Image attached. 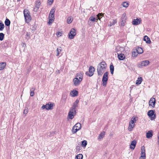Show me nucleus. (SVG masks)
I'll return each mask as SVG.
<instances>
[{
  "label": "nucleus",
  "mask_w": 159,
  "mask_h": 159,
  "mask_svg": "<svg viewBox=\"0 0 159 159\" xmlns=\"http://www.w3.org/2000/svg\"><path fill=\"white\" fill-rule=\"evenodd\" d=\"M107 65L105 61L100 62L97 66V70L98 74L99 76H102L106 70Z\"/></svg>",
  "instance_id": "obj_1"
},
{
  "label": "nucleus",
  "mask_w": 159,
  "mask_h": 159,
  "mask_svg": "<svg viewBox=\"0 0 159 159\" xmlns=\"http://www.w3.org/2000/svg\"><path fill=\"white\" fill-rule=\"evenodd\" d=\"M83 74L81 73H78L73 80L74 85L76 86L79 85L81 82Z\"/></svg>",
  "instance_id": "obj_2"
},
{
  "label": "nucleus",
  "mask_w": 159,
  "mask_h": 159,
  "mask_svg": "<svg viewBox=\"0 0 159 159\" xmlns=\"http://www.w3.org/2000/svg\"><path fill=\"white\" fill-rule=\"evenodd\" d=\"M138 119V117H133L131 118L129 123V125L128 127V129L129 131L132 130L134 127V123L136 122V120Z\"/></svg>",
  "instance_id": "obj_3"
},
{
  "label": "nucleus",
  "mask_w": 159,
  "mask_h": 159,
  "mask_svg": "<svg viewBox=\"0 0 159 159\" xmlns=\"http://www.w3.org/2000/svg\"><path fill=\"white\" fill-rule=\"evenodd\" d=\"M24 14L26 22H29L31 19V17L29 11L25 9L24 11Z\"/></svg>",
  "instance_id": "obj_4"
},
{
  "label": "nucleus",
  "mask_w": 159,
  "mask_h": 159,
  "mask_svg": "<svg viewBox=\"0 0 159 159\" xmlns=\"http://www.w3.org/2000/svg\"><path fill=\"white\" fill-rule=\"evenodd\" d=\"M103 14L102 13H99L98 15H97V18H95V17H93L91 16L89 18V20H90L93 22H94L95 21H97L98 19H99L100 20L101 19V18L100 17H102L103 16Z\"/></svg>",
  "instance_id": "obj_5"
},
{
  "label": "nucleus",
  "mask_w": 159,
  "mask_h": 159,
  "mask_svg": "<svg viewBox=\"0 0 159 159\" xmlns=\"http://www.w3.org/2000/svg\"><path fill=\"white\" fill-rule=\"evenodd\" d=\"M76 114L75 109L70 108L68 113V116L70 119H72Z\"/></svg>",
  "instance_id": "obj_6"
},
{
  "label": "nucleus",
  "mask_w": 159,
  "mask_h": 159,
  "mask_svg": "<svg viewBox=\"0 0 159 159\" xmlns=\"http://www.w3.org/2000/svg\"><path fill=\"white\" fill-rule=\"evenodd\" d=\"M94 70V67L92 66H90L89 68V71L86 72V74L89 76H91L93 75Z\"/></svg>",
  "instance_id": "obj_7"
},
{
  "label": "nucleus",
  "mask_w": 159,
  "mask_h": 159,
  "mask_svg": "<svg viewBox=\"0 0 159 159\" xmlns=\"http://www.w3.org/2000/svg\"><path fill=\"white\" fill-rule=\"evenodd\" d=\"M154 111L153 110L149 111L148 112V115L151 118L152 120H154L155 119L156 116L154 114Z\"/></svg>",
  "instance_id": "obj_8"
},
{
  "label": "nucleus",
  "mask_w": 159,
  "mask_h": 159,
  "mask_svg": "<svg viewBox=\"0 0 159 159\" xmlns=\"http://www.w3.org/2000/svg\"><path fill=\"white\" fill-rule=\"evenodd\" d=\"M149 61L148 60H144L141 62L140 64L138 65V67L139 68H142L143 66H146L148 65L149 64Z\"/></svg>",
  "instance_id": "obj_9"
},
{
  "label": "nucleus",
  "mask_w": 159,
  "mask_h": 159,
  "mask_svg": "<svg viewBox=\"0 0 159 159\" xmlns=\"http://www.w3.org/2000/svg\"><path fill=\"white\" fill-rule=\"evenodd\" d=\"M76 35V30L74 29H72L70 30L69 34V38L70 39L74 38Z\"/></svg>",
  "instance_id": "obj_10"
},
{
  "label": "nucleus",
  "mask_w": 159,
  "mask_h": 159,
  "mask_svg": "<svg viewBox=\"0 0 159 159\" xmlns=\"http://www.w3.org/2000/svg\"><path fill=\"white\" fill-rule=\"evenodd\" d=\"M126 15L125 13H124L121 17V25L122 26H124L125 25V23L126 21Z\"/></svg>",
  "instance_id": "obj_11"
},
{
  "label": "nucleus",
  "mask_w": 159,
  "mask_h": 159,
  "mask_svg": "<svg viewBox=\"0 0 159 159\" xmlns=\"http://www.w3.org/2000/svg\"><path fill=\"white\" fill-rule=\"evenodd\" d=\"M156 103V99L154 98H152L149 102V106H151L154 108L155 106Z\"/></svg>",
  "instance_id": "obj_12"
},
{
  "label": "nucleus",
  "mask_w": 159,
  "mask_h": 159,
  "mask_svg": "<svg viewBox=\"0 0 159 159\" xmlns=\"http://www.w3.org/2000/svg\"><path fill=\"white\" fill-rule=\"evenodd\" d=\"M140 158H146L145 150L144 146H143L141 147V156Z\"/></svg>",
  "instance_id": "obj_13"
},
{
  "label": "nucleus",
  "mask_w": 159,
  "mask_h": 159,
  "mask_svg": "<svg viewBox=\"0 0 159 159\" xmlns=\"http://www.w3.org/2000/svg\"><path fill=\"white\" fill-rule=\"evenodd\" d=\"M40 1L39 0H37L35 2V7L34 8L33 10L34 11H37L40 7Z\"/></svg>",
  "instance_id": "obj_14"
},
{
  "label": "nucleus",
  "mask_w": 159,
  "mask_h": 159,
  "mask_svg": "<svg viewBox=\"0 0 159 159\" xmlns=\"http://www.w3.org/2000/svg\"><path fill=\"white\" fill-rule=\"evenodd\" d=\"M141 22L140 19H134L133 20L132 23L134 25H137L140 24Z\"/></svg>",
  "instance_id": "obj_15"
},
{
  "label": "nucleus",
  "mask_w": 159,
  "mask_h": 159,
  "mask_svg": "<svg viewBox=\"0 0 159 159\" xmlns=\"http://www.w3.org/2000/svg\"><path fill=\"white\" fill-rule=\"evenodd\" d=\"M54 15H49V22H48V24L50 25L54 21Z\"/></svg>",
  "instance_id": "obj_16"
},
{
  "label": "nucleus",
  "mask_w": 159,
  "mask_h": 159,
  "mask_svg": "<svg viewBox=\"0 0 159 159\" xmlns=\"http://www.w3.org/2000/svg\"><path fill=\"white\" fill-rule=\"evenodd\" d=\"M136 144V140H134L131 142V144L130 145V148L131 149H134L135 147Z\"/></svg>",
  "instance_id": "obj_17"
},
{
  "label": "nucleus",
  "mask_w": 159,
  "mask_h": 159,
  "mask_svg": "<svg viewBox=\"0 0 159 159\" xmlns=\"http://www.w3.org/2000/svg\"><path fill=\"white\" fill-rule=\"evenodd\" d=\"M46 109L47 110H52L53 109V105L51 103H48L45 105Z\"/></svg>",
  "instance_id": "obj_18"
},
{
  "label": "nucleus",
  "mask_w": 159,
  "mask_h": 159,
  "mask_svg": "<svg viewBox=\"0 0 159 159\" xmlns=\"http://www.w3.org/2000/svg\"><path fill=\"white\" fill-rule=\"evenodd\" d=\"M118 57L120 60H122L124 59L125 58V56L123 54H121L120 52L117 53Z\"/></svg>",
  "instance_id": "obj_19"
},
{
  "label": "nucleus",
  "mask_w": 159,
  "mask_h": 159,
  "mask_svg": "<svg viewBox=\"0 0 159 159\" xmlns=\"http://www.w3.org/2000/svg\"><path fill=\"white\" fill-rule=\"evenodd\" d=\"M152 130H150L148 131L147 133H146V137L147 138H151L152 135Z\"/></svg>",
  "instance_id": "obj_20"
},
{
  "label": "nucleus",
  "mask_w": 159,
  "mask_h": 159,
  "mask_svg": "<svg viewBox=\"0 0 159 159\" xmlns=\"http://www.w3.org/2000/svg\"><path fill=\"white\" fill-rule=\"evenodd\" d=\"M79 100L76 99L75 102L73 103L72 107L71 108L75 109L78 106V104L79 103Z\"/></svg>",
  "instance_id": "obj_21"
},
{
  "label": "nucleus",
  "mask_w": 159,
  "mask_h": 159,
  "mask_svg": "<svg viewBox=\"0 0 159 159\" xmlns=\"http://www.w3.org/2000/svg\"><path fill=\"white\" fill-rule=\"evenodd\" d=\"M116 50L117 53L121 52L122 51L124 50V48L123 47H120V46H117L116 47Z\"/></svg>",
  "instance_id": "obj_22"
},
{
  "label": "nucleus",
  "mask_w": 159,
  "mask_h": 159,
  "mask_svg": "<svg viewBox=\"0 0 159 159\" xmlns=\"http://www.w3.org/2000/svg\"><path fill=\"white\" fill-rule=\"evenodd\" d=\"M78 92L76 90H73L71 91L70 93V94L72 97L76 96L78 95Z\"/></svg>",
  "instance_id": "obj_23"
},
{
  "label": "nucleus",
  "mask_w": 159,
  "mask_h": 159,
  "mask_svg": "<svg viewBox=\"0 0 159 159\" xmlns=\"http://www.w3.org/2000/svg\"><path fill=\"white\" fill-rule=\"evenodd\" d=\"M108 79L107 78H104V76H103L102 81V82L103 85V86H106L107 84V81L108 80Z\"/></svg>",
  "instance_id": "obj_24"
},
{
  "label": "nucleus",
  "mask_w": 159,
  "mask_h": 159,
  "mask_svg": "<svg viewBox=\"0 0 159 159\" xmlns=\"http://www.w3.org/2000/svg\"><path fill=\"white\" fill-rule=\"evenodd\" d=\"M144 40L147 43L150 44L151 43L150 39L147 36H145L144 37Z\"/></svg>",
  "instance_id": "obj_25"
},
{
  "label": "nucleus",
  "mask_w": 159,
  "mask_h": 159,
  "mask_svg": "<svg viewBox=\"0 0 159 159\" xmlns=\"http://www.w3.org/2000/svg\"><path fill=\"white\" fill-rule=\"evenodd\" d=\"M62 50V48L61 47H59L57 48L56 50V56H58L59 55L60 53L61 52Z\"/></svg>",
  "instance_id": "obj_26"
},
{
  "label": "nucleus",
  "mask_w": 159,
  "mask_h": 159,
  "mask_svg": "<svg viewBox=\"0 0 159 159\" xmlns=\"http://www.w3.org/2000/svg\"><path fill=\"white\" fill-rule=\"evenodd\" d=\"M6 66V63L5 62L0 63V70H3Z\"/></svg>",
  "instance_id": "obj_27"
},
{
  "label": "nucleus",
  "mask_w": 159,
  "mask_h": 159,
  "mask_svg": "<svg viewBox=\"0 0 159 159\" xmlns=\"http://www.w3.org/2000/svg\"><path fill=\"white\" fill-rule=\"evenodd\" d=\"M136 51L137 52V53H138L139 54L142 53L143 52V49L141 48H138L137 49H136Z\"/></svg>",
  "instance_id": "obj_28"
},
{
  "label": "nucleus",
  "mask_w": 159,
  "mask_h": 159,
  "mask_svg": "<svg viewBox=\"0 0 159 159\" xmlns=\"http://www.w3.org/2000/svg\"><path fill=\"white\" fill-rule=\"evenodd\" d=\"M105 132L104 131H103L102 132H101L100 134H99L98 139H102L103 137H104V136L105 135Z\"/></svg>",
  "instance_id": "obj_29"
},
{
  "label": "nucleus",
  "mask_w": 159,
  "mask_h": 159,
  "mask_svg": "<svg viewBox=\"0 0 159 159\" xmlns=\"http://www.w3.org/2000/svg\"><path fill=\"white\" fill-rule=\"evenodd\" d=\"M73 20V18L71 16H69L68 17L67 20V22L68 24H70L72 21Z\"/></svg>",
  "instance_id": "obj_30"
},
{
  "label": "nucleus",
  "mask_w": 159,
  "mask_h": 159,
  "mask_svg": "<svg viewBox=\"0 0 159 159\" xmlns=\"http://www.w3.org/2000/svg\"><path fill=\"white\" fill-rule=\"evenodd\" d=\"M142 78L141 77L138 78L137 80L136 81V84L139 85L141 84L142 82Z\"/></svg>",
  "instance_id": "obj_31"
},
{
  "label": "nucleus",
  "mask_w": 159,
  "mask_h": 159,
  "mask_svg": "<svg viewBox=\"0 0 159 159\" xmlns=\"http://www.w3.org/2000/svg\"><path fill=\"white\" fill-rule=\"evenodd\" d=\"M117 23V21L116 20H112L110 22V25H109L110 26H111V25H115Z\"/></svg>",
  "instance_id": "obj_32"
},
{
  "label": "nucleus",
  "mask_w": 159,
  "mask_h": 159,
  "mask_svg": "<svg viewBox=\"0 0 159 159\" xmlns=\"http://www.w3.org/2000/svg\"><path fill=\"white\" fill-rule=\"evenodd\" d=\"M11 23L10 21L8 19H6L5 21V24L6 25L9 26Z\"/></svg>",
  "instance_id": "obj_33"
},
{
  "label": "nucleus",
  "mask_w": 159,
  "mask_h": 159,
  "mask_svg": "<svg viewBox=\"0 0 159 159\" xmlns=\"http://www.w3.org/2000/svg\"><path fill=\"white\" fill-rule=\"evenodd\" d=\"M74 126L79 130L81 128V125L80 123H77Z\"/></svg>",
  "instance_id": "obj_34"
},
{
  "label": "nucleus",
  "mask_w": 159,
  "mask_h": 159,
  "mask_svg": "<svg viewBox=\"0 0 159 159\" xmlns=\"http://www.w3.org/2000/svg\"><path fill=\"white\" fill-rule=\"evenodd\" d=\"M110 72L111 74H113L114 70V67L112 65H111L110 66Z\"/></svg>",
  "instance_id": "obj_35"
},
{
  "label": "nucleus",
  "mask_w": 159,
  "mask_h": 159,
  "mask_svg": "<svg viewBox=\"0 0 159 159\" xmlns=\"http://www.w3.org/2000/svg\"><path fill=\"white\" fill-rule=\"evenodd\" d=\"M87 145V142L86 140H84L82 141L81 143L82 146L84 147H85Z\"/></svg>",
  "instance_id": "obj_36"
},
{
  "label": "nucleus",
  "mask_w": 159,
  "mask_h": 159,
  "mask_svg": "<svg viewBox=\"0 0 159 159\" xmlns=\"http://www.w3.org/2000/svg\"><path fill=\"white\" fill-rule=\"evenodd\" d=\"M75 158L76 159H82L83 155L82 154H79L76 156Z\"/></svg>",
  "instance_id": "obj_37"
},
{
  "label": "nucleus",
  "mask_w": 159,
  "mask_h": 159,
  "mask_svg": "<svg viewBox=\"0 0 159 159\" xmlns=\"http://www.w3.org/2000/svg\"><path fill=\"white\" fill-rule=\"evenodd\" d=\"M122 5L124 7H127L129 6V4L127 2H124Z\"/></svg>",
  "instance_id": "obj_38"
},
{
  "label": "nucleus",
  "mask_w": 159,
  "mask_h": 159,
  "mask_svg": "<svg viewBox=\"0 0 159 159\" xmlns=\"http://www.w3.org/2000/svg\"><path fill=\"white\" fill-rule=\"evenodd\" d=\"M138 53H137V52L136 51V49H135L132 52V56L134 57H136L138 55Z\"/></svg>",
  "instance_id": "obj_39"
},
{
  "label": "nucleus",
  "mask_w": 159,
  "mask_h": 159,
  "mask_svg": "<svg viewBox=\"0 0 159 159\" xmlns=\"http://www.w3.org/2000/svg\"><path fill=\"white\" fill-rule=\"evenodd\" d=\"M79 130H78L77 128L74 126L72 129V131L73 133H75Z\"/></svg>",
  "instance_id": "obj_40"
},
{
  "label": "nucleus",
  "mask_w": 159,
  "mask_h": 159,
  "mask_svg": "<svg viewBox=\"0 0 159 159\" xmlns=\"http://www.w3.org/2000/svg\"><path fill=\"white\" fill-rule=\"evenodd\" d=\"M55 11V8H52L51 9L49 14L50 15H54Z\"/></svg>",
  "instance_id": "obj_41"
},
{
  "label": "nucleus",
  "mask_w": 159,
  "mask_h": 159,
  "mask_svg": "<svg viewBox=\"0 0 159 159\" xmlns=\"http://www.w3.org/2000/svg\"><path fill=\"white\" fill-rule=\"evenodd\" d=\"M4 27V25L3 23H0V30H2Z\"/></svg>",
  "instance_id": "obj_42"
},
{
  "label": "nucleus",
  "mask_w": 159,
  "mask_h": 159,
  "mask_svg": "<svg viewBox=\"0 0 159 159\" xmlns=\"http://www.w3.org/2000/svg\"><path fill=\"white\" fill-rule=\"evenodd\" d=\"M4 34L3 33H0V40L2 41L4 39Z\"/></svg>",
  "instance_id": "obj_43"
},
{
  "label": "nucleus",
  "mask_w": 159,
  "mask_h": 159,
  "mask_svg": "<svg viewBox=\"0 0 159 159\" xmlns=\"http://www.w3.org/2000/svg\"><path fill=\"white\" fill-rule=\"evenodd\" d=\"M108 72H105L103 74V76H104V78H107L108 79Z\"/></svg>",
  "instance_id": "obj_44"
},
{
  "label": "nucleus",
  "mask_w": 159,
  "mask_h": 159,
  "mask_svg": "<svg viewBox=\"0 0 159 159\" xmlns=\"http://www.w3.org/2000/svg\"><path fill=\"white\" fill-rule=\"evenodd\" d=\"M53 2V0H48V3L50 5H51Z\"/></svg>",
  "instance_id": "obj_45"
},
{
  "label": "nucleus",
  "mask_w": 159,
  "mask_h": 159,
  "mask_svg": "<svg viewBox=\"0 0 159 159\" xmlns=\"http://www.w3.org/2000/svg\"><path fill=\"white\" fill-rule=\"evenodd\" d=\"M67 98V96L66 94L63 95L62 98L64 100H66Z\"/></svg>",
  "instance_id": "obj_46"
},
{
  "label": "nucleus",
  "mask_w": 159,
  "mask_h": 159,
  "mask_svg": "<svg viewBox=\"0 0 159 159\" xmlns=\"http://www.w3.org/2000/svg\"><path fill=\"white\" fill-rule=\"evenodd\" d=\"M28 109L25 108L24 110L23 113H24V114H26L28 113Z\"/></svg>",
  "instance_id": "obj_47"
},
{
  "label": "nucleus",
  "mask_w": 159,
  "mask_h": 159,
  "mask_svg": "<svg viewBox=\"0 0 159 159\" xmlns=\"http://www.w3.org/2000/svg\"><path fill=\"white\" fill-rule=\"evenodd\" d=\"M61 34H62L59 32H58L57 33V35L58 37H60L61 36Z\"/></svg>",
  "instance_id": "obj_48"
},
{
  "label": "nucleus",
  "mask_w": 159,
  "mask_h": 159,
  "mask_svg": "<svg viewBox=\"0 0 159 159\" xmlns=\"http://www.w3.org/2000/svg\"><path fill=\"white\" fill-rule=\"evenodd\" d=\"M26 36L28 37V38H26V39H29L30 38V33H27L26 34Z\"/></svg>",
  "instance_id": "obj_49"
},
{
  "label": "nucleus",
  "mask_w": 159,
  "mask_h": 159,
  "mask_svg": "<svg viewBox=\"0 0 159 159\" xmlns=\"http://www.w3.org/2000/svg\"><path fill=\"white\" fill-rule=\"evenodd\" d=\"M34 95V92L30 91V96H31V97H32V96H33Z\"/></svg>",
  "instance_id": "obj_50"
},
{
  "label": "nucleus",
  "mask_w": 159,
  "mask_h": 159,
  "mask_svg": "<svg viewBox=\"0 0 159 159\" xmlns=\"http://www.w3.org/2000/svg\"><path fill=\"white\" fill-rule=\"evenodd\" d=\"M41 108L42 109H43L45 108L46 109V107L45 106V105H43L41 107Z\"/></svg>",
  "instance_id": "obj_51"
},
{
  "label": "nucleus",
  "mask_w": 159,
  "mask_h": 159,
  "mask_svg": "<svg viewBox=\"0 0 159 159\" xmlns=\"http://www.w3.org/2000/svg\"><path fill=\"white\" fill-rule=\"evenodd\" d=\"M76 150H80V146H77L76 147Z\"/></svg>",
  "instance_id": "obj_52"
},
{
  "label": "nucleus",
  "mask_w": 159,
  "mask_h": 159,
  "mask_svg": "<svg viewBox=\"0 0 159 159\" xmlns=\"http://www.w3.org/2000/svg\"><path fill=\"white\" fill-rule=\"evenodd\" d=\"M35 88H31L30 91L34 92V91L35 90Z\"/></svg>",
  "instance_id": "obj_53"
},
{
  "label": "nucleus",
  "mask_w": 159,
  "mask_h": 159,
  "mask_svg": "<svg viewBox=\"0 0 159 159\" xmlns=\"http://www.w3.org/2000/svg\"><path fill=\"white\" fill-rule=\"evenodd\" d=\"M139 159H145L140 157Z\"/></svg>",
  "instance_id": "obj_54"
},
{
  "label": "nucleus",
  "mask_w": 159,
  "mask_h": 159,
  "mask_svg": "<svg viewBox=\"0 0 159 159\" xmlns=\"http://www.w3.org/2000/svg\"><path fill=\"white\" fill-rule=\"evenodd\" d=\"M158 145L159 146V140L158 141Z\"/></svg>",
  "instance_id": "obj_55"
},
{
  "label": "nucleus",
  "mask_w": 159,
  "mask_h": 159,
  "mask_svg": "<svg viewBox=\"0 0 159 159\" xmlns=\"http://www.w3.org/2000/svg\"><path fill=\"white\" fill-rule=\"evenodd\" d=\"M158 139H159V136H158Z\"/></svg>",
  "instance_id": "obj_56"
},
{
  "label": "nucleus",
  "mask_w": 159,
  "mask_h": 159,
  "mask_svg": "<svg viewBox=\"0 0 159 159\" xmlns=\"http://www.w3.org/2000/svg\"><path fill=\"white\" fill-rule=\"evenodd\" d=\"M20 0H18V1H20Z\"/></svg>",
  "instance_id": "obj_57"
}]
</instances>
